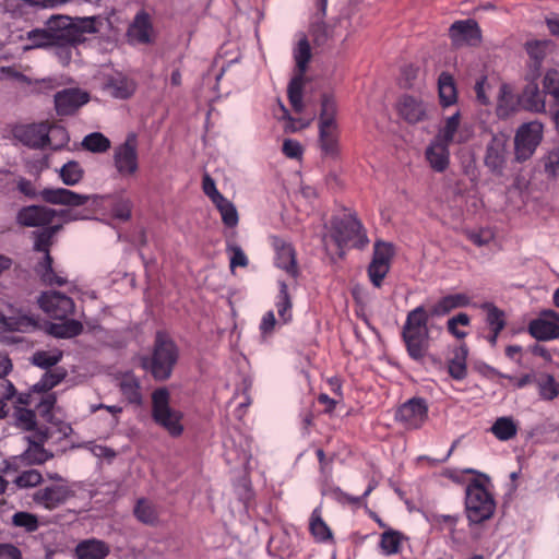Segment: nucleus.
Wrapping results in <instances>:
<instances>
[{"label": "nucleus", "mask_w": 559, "mask_h": 559, "mask_svg": "<svg viewBox=\"0 0 559 559\" xmlns=\"http://www.w3.org/2000/svg\"><path fill=\"white\" fill-rule=\"evenodd\" d=\"M43 480L41 474L36 469H27L21 473L13 480L19 488H32L40 484Z\"/></svg>", "instance_id": "54"}, {"label": "nucleus", "mask_w": 559, "mask_h": 559, "mask_svg": "<svg viewBox=\"0 0 559 559\" xmlns=\"http://www.w3.org/2000/svg\"><path fill=\"white\" fill-rule=\"evenodd\" d=\"M460 111H455L452 116L445 119L444 126L438 131L435 139L451 144L454 141L455 133L460 127Z\"/></svg>", "instance_id": "49"}, {"label": "nucleus", "mask_w": 559, "mask_h": 559, "mask_svg": "<svg viewBox=\"0 0 559 559\" xmlns=\"http://www.w3.org/2000/svg\"><path fill=\"white\" fill-rule=\"evenodd\" d=\"M14 416L17 426L21 427L22 429L32 430L35 427L36 421L34 411L23 407H16Z\"/></svg>", "instance_id": "59"}, {"label": "nucleus", "mask_w": 559, "mask_h": 559, "mask_svg": "<svg viewBox=\"0 0 559 559\" xmlns=\"http://www.w3.org/2000/svg\"><path fill=\"white\" fill-rule=\"evenodd\" d=\"M542 400L552 401L559 395V384L550 374H540L535 380Z\"/></svg>", "instance_id": "45"}, {"label": "nucleus", "mask_w": 559, "mask_h": 559, "mask_svg": "<svg viewBox=\"0 0 559 559\" xmlns=\"http://www.w3.org/2000/svg\"><path fill=\"white\" fill-rule=\"evenodd\" d=\"M432 110L431 104L412 95H403L397 103L400 117L411 124L429 120Z\"/></svg>", "instance_id": "16"}, {"label": "nucleus", "mask_w": 559, "mask_h": 559, "mask_svg": "<svg viewBox=\"0 0 559 559\" xmlns=\"http://www.w3.org/2000/svg\"><path fill=\"white\" fill-rule=\"evenodd\" d=\"M492 90L491 84L488 81L487 76L479 78L474 86V91L476 94V100L480 105H489L490 104V92Z\"/></svg>", "instance_id": "58"}, {"label": "nucleus", "mask_w": 559, "mask_h": 559, "mask_svg": "<svg viewBox=\"0 0 559 559\" xmlns=\"http://www.w3.org/2000/svg\"><path fill=\"white\" fill-rule=\"evenodd\" d=\"M543 90L548 97L549 112L554 119L556 129L559 131V71L549 70L543 79Z\"/></svg>", "instance_id": "25"}, {"label": "nucleus", "mask_w": 559, "mask_h": 559, "mask_svg": "<svg viewBox=\"0 0 559 559\" xmlns=\"http://www.w3.org/2000/svg\"><path fill=\"white\" fill-rule=\"evenodd\" d=\"M12 364L8 356L0 355V403L15 395V388L5 376L11 371Z\"/></svg>", "instance_id": "41"}, {"label": "nucleus", "mask_w": 559, "mask_h": 559, "mask_svg": "<svg viewBox=\"0 0 559 559\" xmlns=\"http://www.w3.org/2000/svg\"><path fill=\"white\" fill-rule=\"evenodd\" d=\"M114 165L122 177L132 176L138 171V151L134 136L128 138L124 143L115 148Z\"/></svg>", "instance_id": "18"}, {"label": "nucleus", "mask_w": 559, "mask_h": 559, "mask_svg": "<svg viewBox=\"0 0 559 559\" xmlns=\"http://www.w3.org/2000/svg\"><path fill=\"white\" fill-rule=\"evenodd\" d=\"M48 438L49 435L46 430H39L33 437H27L28 448L20 456L15 457V460L28 465L45 463L52 456V454L44 448V442Z\"/></svg>", "instance_id": "24"}, {"label": "nucleus", "mask_w": 559, "mask_h": 559, "mask_svg": "<svg viewBox=\"0 0 559 559\" xmlns=\"http://www.w3.org/2000/svg\"><path fill=\"white\" fill-rule=\"evenodd\" d=\"M120 391L129 403L135 405L142 403L140 381L133 373L122 376L120 380Z\"/></svg>", "instance_id": "37"}, {"label": "nucleus", "mask_w": 559, "mask_h": 559, "mask_svg": "<svg viewBox=\"0 0 559 559\" xmlns=\"http://www.w3.org/2000/svg\"><path fill=\"white\" fill-rule=\"evenodd\" d=\"M90 100L88 93L80 88H66L55 95V108L59 116L74 114Z\"/></svg>", "instance_id": "20"}, {"label": "nucleus", "mask_w": 559, "mask_h": 559, "mask_svg": "<svg viewBox=\"0 0 559 559\" xmlns=\"http://www.w3.org/2000/svg\"><path fill=\"white\" fill-rule=\"evenodd\" d=\"M59 178L66 186L78 185L84 176V169L76 160H69L58 170Z\"/></svg>", "instance_id": "42"}, {"label": "nucleus", "mask_w": 559, "mask_h": 559, "mask_svg": "<svg viewBox=\"0 0 559 559\" xmlns=\"http://www.w3.org/2000/svg\"><path fill=\"white\" fill-rule=\"evenodd\" d=\"M454 309L450 295L441 298L430 310L431 316L441 317Z\"/></svg>", "instance_id": "64"}, {"label": "nucleus", "mask_w": 559, "mask_h": 559, "mask_svg": "<svg viewBox=\"0 0 559 559\" xmlns=\"http://www.w3.org/2000/svg\"><path fill=\"white\" fill-rule=\"evenodd\" d=\"M544 136V126L538 120L521 124L514 135V158L519 163L530 159Z\"/></svg>", "instance_id": "11"}, {"label": "nucleus", "mask_w": 559, "mask_h": 559, "mask_svg": "<svg viewBox=\"0 0 559 559\" xmlns=\"http://www.w3.org/2000/svg\"><path fill=\"white\" fill-rule=\"evenodd\" d=\"M48 21L45 28H37L28 32L27 38L32 41V47H50L52 45Z\"/></svg>", "instance_id": "56"}, {"label": "nucleus", "mask_w": 559, "mask_h": 559, "mask_svg": "<svg viewBox=\"0 0 559 559\" xmlns=\"http://www.w3.org/2000/svg\"><path fill=\"white\" fill-rule=\"evenodd\" d=\"M545 173L556 177L559 173V148L551 150L544 158Z\"/></svg>", "instance_id": "61"}, {"label": "nucleus", "mask_w": 559, "mask_h": 559, "mask_svg": "<svg viewBox=\"0 0 559 559\" xmlns=\"http://www.w3.org/2000/svg\"><path fill=\"white\" fill-rule=\"evenodd\" d=\"M330 240L335 242L341 257L344 254V247L349 245L364 248L369 241L361 223L353 215H344L342 218L332 221L331 234L322 237V243L326 250Z\"/></svg>", "instance_id": "6"}, {"label": "nucleus", "mask_w": 559, "mask_h": 559, "mask_svg": "<svg viewBox=\"0 0 559 559\" xmlns=\"http://www.w3.org/2000/svg\"><path fill=\"white\" fill-rule=\"evenodd\" d=\"M468 349L461 345L453 350V356L448 362V372L454 380H463L467 376L466 359Z\"/></svg>", "instance_id": "33"}, {"label": "nucleus", "mask_w": 559, "mask_h": 559, "mask_svg": "<svg viewBox=\"0 0 559 559\" xmlns=\"http://www.w3.org/2000/svg\"><path fill=\"white\" fill-rule=\"evenodd\" d=\"M309 528L313 537L319 542H325L332 537L331 530L323 521L319 508H316L311 513Z\"/></svg>", "instance_id": "47"}, {"label": "nucleus", "mask_w": 559, "mask_h": 559, "mask_svg": "<svg viewBox=\"0 0 559 559\" xmlns=\"http://www.w3.org/2000/svg\"><path fill=\"white\" fill-rule=\"evenodd\" d=\"M551 48L549 40H532L525 45L526 52L530 58L534 60L536 66H539L544 58L547 56Z\"/></svg>", "instance_id": "52"}, {"label": "nucleus", "mask_w": 559, "mask_h": 559, "mask_svg": "<svg viewBox=\"0 0 559 559\" xmlns=\"http://www.w3.org/2000/svg\"><path fill=\"white\" fill-rule=\"evenodd\" d=\"M518 424L512 417H499L492 424L490 431L500 441H508L518 433Z\"/></svg>", "instance_id": "38"}, {"label": "nucleus", "mask_w": 559, "mask_h": 559, "mask_svg": "<svg viewBox=\"0 0 559 559\" xmlns=\"http://www.w3.org/2000/svg\"><path fill=\"white\" fill-rule=\"evenodd\" d=\"M62 350L58 348L37 350L33 354L31 361L36 367L41 369H49L56 366L62 359Z\"/></svg>", "instance_id": "44"}, {"label": "nucleus", "mask_w": 559, "mask_h": 559, "mask_svg": "<svg viewBox=\"0 0 559 559\" xmlns=\"http://www.w3.org/2000/svg\"><path fill=\"white\" fill-rule=\"evenodd\" d=\"M278 285H280V292L276 297L275 306L277 309V314L280 317V323L286 324V323L290 322L292 317H293V313H292L293 304H292V299L288 294V288H287V285L285 284V282L278 281Z\"/></svg>", "instance_id": "39"}, {"label": "nucleus", "mask_w": 559, "mask_h": 559, "mask_svg": "<svg viewBox=\"0 0 559 559\" xmlns=\"http://www.w3.org/2000/svg\"><path fill=\"white\" fill-rule=\"evenodd\" d=\"M438 91L440 104L443 107H449L456 103L457 91L453 76L448 72H442L438 79Z\"/></svg>", "instance_id": "34"}, {"label": "nucleus", "mask_w": 559, "mask_h": 559, "mask_svg": "<svg viewBox=\"0 0 559 559\" xmlns=\"http://www.w3.org/2000/svg\"><path fill=\"white\" fill-rule=\"evenodd\" d=\"M133 513L136 520L145 525L154 526L158 522V512L156 507L144 498L136 501Z\"/></svg>", "instance_id": "40"}, {"label": "nucleus", "mask_w": 559, "mask_h": 559, "mask_svg": "<svg viewBox=\"0 0 559 559\" xmlns=\"http://www.w3.org/2000/svg\"><path fill=\"white\" fill-rule=\"evenodd\" d=\"M392 257V245L383 241L374 243L373 257L368 266V276L374 287H381L384 277L390 271Z\"/></svg>", "instance_id": "14"}, {"label": "nucleus", "mask_w": 559, "mask_h": 559, "mask_svg": "<svg viewBox=\"0 0 559 559\" xmlns=\"http://www.w3.org/2000/svg\"><path fill=\"white\" fill-rule=\"evenodd\" d=\"M43 201L50 204L81 206L90 204L98 210H110L116 218L127 221L131 216L132 202L121 195L80 194L66 188H45L39 192Z\"/></svg>", "instance_id": "1"}, {"label": "nucleus", "mask_w": 559, "mask_h": 559, "mask_svg": "<svg viewBox=\"0 0 559 559\" xmlns=\"http://www.w3.org/2000/svg\"><path fill=\"white\" fill-rule=\"evenodd\" d=\"M83 330V325L78 320H62L60 323L50 325V333L60 338H70L79 335Z\"/></svg>", "instance_id": "46"}, {"label": "nucleus", "mask_w": 559, "mask_h": 559, "mask_svg": "<svg viewBox=\"0 0 559 559\" xmlns=\"http://www.w3.org/2000/svg\"><path fill=\"white\" fill-rule=\"evenodd\" d=\"M449 35L456 47L475 46L480 41V29L473 20L454 22L449 28Z\"/></svg>", "instance_id": "23"}, {"label": "nucleus", "mask_w": 559, "mask_h": 559, "mask_svg": "<svg viewBox=\"0 0 559 559\" xmlns=\"http://www.w3.org/2000/svg\"><path fill=\"white\" fill-rule=\"evenodd\" d=\"M508 136L503 133L492 134L486 145L485 166L496 176H502L509 157Z\"/></svg>", "instance_id": "12"}, {"label": "nucleus", "mask_w": 559, "mask_h": 559, "mask_svg": "<svg viewBox=\"0 0 559 559\" xmlns=\"http://www.w3.org/2000/svg\"><path fill=\"white\" fill-rule=\"evenodd\" d=\"M481 309L486 312V323L490 331L501 332L506 326V313L492 302H485Z\"/></svg>", "instance_id": "43"}, {"label": "nucleus", "mask_w": 559, "mask_h": 559, "mask_svg": "<svg viewBox=\"0 0 559 559\" xmlns=\"http://www.w3.org/2000/svg\"><path fill=\"white\" fill-rule=\"evenodd\" d=\"M202 189L205 195L210 198V200L215 203L222 197H224L217 189L214 179L211 178L209 174L203 176L202 180Z\"/></svg>", "instance_id": "63"}, {"label": "nucleus", "mask_w": 559, "mask_h": 559, "mask_svg": "<svg viewBox=\"0 0 559 559\" xmlns=\"http://www.w3.org/2000/svg\"><path fill=\"white\" fill-rule=\"evenodd\" d=\"M218 210L224 225L227 227H236L239 222V216L236 206L233 202L222 197L215 203H213Z\"/></svg>", "instance_id": "48"}, {"label": "nucleus", "mask_w": 559, "mask_h": 559, "mask_svg": "<svg viewBox=\"0 0 559 559\" xmlns=\"http://www.w3.org/2000/svg\"><path fill=\"white\" fill-rule=\"evenodd\" d=\"M13 136L23 145L40 150L50 144V124L48 122L16 126Z\"/></svg>", "instance_id": "13"}, {"label": "nucleus", "mask_w": 559, "mask_h": 559, "mask_svg": "<svg viewBox=\"0 0 559 559\" xmlns=\"http://www.w3.org/2000/svg\"><path fill=\"white\" fill-rule=\"evenodd\" d=\"M152 25L146 13H138L128 29V37L134 44H147L151 41Z\"/></svg>", "instance_id": "30"}, {"label": "nucleus", "mask_w": 559, "mask_h": 559, "mask_svg": "<svg viewBox=\"0 0 559 559\" xmlns=\"http://www.w3.org/2000/svg\"><path fill=\"white\" fill-rule=\"evenodd\" d=\"M178 348L176 344L165 334H156L153 355L142 357L141 365L148 370L156 380H167L178 360Z\"/></svg>", "instance_id": "5"}, {"label": "nucleus", "mask_w": 559, "mask_h": 559, "mask_svg": "<svg viewBox=\"0 0 559 559\" xmlns=\"http://www.w3.org/2000/svg\"><path fill=\"white\" fill-rule=\"evenodd\" d=\"M135 82L122 73L108 76L105 91L115 98L126 99L135 92Z\"/></svg>", "instance_id": "29"}, {"label": "nucleus", "mask_w": 559, "mask_h": 559, "mask_svg": "<svg viewBox=\"0 0 559 559\" xmlns=\"http://www.w3.org/2000/svg\"><path fill=\"white\" fill-rule=\"evenodd\" d=\"M170 394L166 388H159L152 394V417L171 437H179L183 432L182 413L169 405Z\"/></svg>", "instance_id": "8"}, {"label": "nucleus", "mask_w": 559, "mask_h": 559, "mask_svg": "<svg viewBox=\"0 0 559 559\" xmlns=\"http://www.w3.org/2000/svg\"><path fill=\"white\" fill-rule=\"evenodd\" d=\"M428 416V407L423 399H412L404 403L395 413V419L407 429L423 426Z\"/></svg>", "instance_id": "17"}, {"label": "nucleus", "mask_w": 559, "mask_h": 559, "mask_svg": "<svg viewBox=\"0 0 559 559\" xmlns=\"http://www.w3.org/2000/svg\"><path fill=\"white\" fill-rule=\"evenodd\" d=\"M40 308L52 319L66 320L74 313L75 305L72 298L59 292H46L38 299Z\"/></svg>", "instance_id": "15"}, {"label": "nucleus", "mask_w": 559, "mask_h": 559, "mask_svg": "<svg viewBox=\"0 0 559 559\" xmlns=\"http://www.w3.org/2000/svg\"><path fill=\"white\" fill-rule=\"evenodd\" d=\"M275 249V264L277 267L284 270L289 276L296 277L298 267L296 263L295 250L290 243L282 239L275 238L273 241Z\"/></svg>", "instance_id": "26"}, {"label": "nucleus", "mask_w": 559, "mask_h": 559, "mask_svg": "<svg viewBox=\"0 0 559 559\" xmlns=\"http://www.w3.org/2000/svg\"><path fill=\"white\" fill-rule=\"evenodd\" d=\"M35 271L47 285L62 286L67 283V277L52 269V258L50 255L44 257L36 265Z\"/></svg>", "instance_id": "35"}, {"label": "nucleus", "mask_w": 559, "mask_h": 559, "mask_svg": "<svg viewBox=\"0 0 559 559\" xmlns=\"http://www.w3.org/2000/svg\"><path fill=\"white\" fill-rule=\"evenodd\" d=\"M79 559H104L109 554L108 546L97 539L80 543L75 549Z\"/></svg>", "instance_id": "32"}, {"label": "nucleus", "mask_w": 559, "mask_h": 559, "mask_svg": "<svg viewBox=\"0 0 559 559\" xmlns=\"http://www.w3.org/2000/svg\"><path fill=\"white\" fill-rule=\"evenodd\" d=\"M67 376L62 368L47 371L41 379L35 383L29 393H23L17 396L16 403L20 405L33 406L37 414L43 418L50 420L51 411L56 405V393L50 392Z\"/></svg>", "instance_id": "3"}, {"label": "nucleus", "mask_w": 559, "mask_h": 559, "mask_svg": "<svg viewBox=\"0 0 559 559\" xmlns=\"http://www.w3.org/2000/svg\"><path fill=\"white\" fill-rule=\"evenodd\" d=\"M82 146L93 153H104L110 147V141L104 134L93 132L83 139Z\"/></svg>", "instance_id": "51"}, {"label": "nucleus", "mask_w": 559, "mask_h": 559, "mask_svg": "<svg viewBox=\"0 0 559 559\" xmlns=\"http://www.w3.org/2000/svg\"><path fill=\"white\" fill-rule=\"evenodd\" d=\"M50 134L52 138H50V144L48 145L55 151L67 146L70 141L68 131L61 126H50Z\"/></svg>", "instance_id": "57"}, {"label": "nucleus", "mask_w": 559, "mask_h": 559, "mask_svg": "<svg viewBox=\"0 0 559 559\" xmlns=\"http://www.w3.org/2000/svg\"><path fill=\"white\" fill-rule=\"evenodd\" d=\"M102 25L103 20L98 16L53 15L48 20L52 44L83 43L87 35L98 33Z\"/></svg>", "instance_id": "2"}, {"label": "nucleus", "mask_w": 559, "mask_h": 559, "mask_svg": "<svg viewBox=\"0 0 559 559\" xmlns=\"http://www.w3.org/2000/svg\"><path fill=\"white\" fill-rule=\"evenodd\" d=\"M71 497L73 491L64 484H53L36 490L33 500L36 504L53 510L64 504Z\"/></svg>", "instance_id": "19"}, {"label": "nucleus", "mask_w": 559, "mask_h": 559, "mask_svg": "<svg viewBox=\"0 0 559 559\" xmlns=\"http://www.w3.org/2000/svg\"><path fill=\"white\" fill-rule=\"evenodd\" d=\"M465 511L471 526L484 523L495 514L496 501L480 479H473L466 486Z\"/></svg>", "instance_id": "7"}, {"label": "nucleus", "mask_w": 559, "mask_h": 559, "mask_svg": "<svg viewBox=\"0 0 559 559\" xmlns=\"http://www.w3.org/2000/svg\"><path fill=\"white\" fill-rule=\"evenodd\" d=\"M533 337L539 341H548L559 336V316L554 310H547L538 319L528 325Z\"/></svg>", "instance_id": "22"}, {"label": "nucleus", "mask_w": 559, "mask_h": 559, "mask_svg": "<svg viewBox=\"0 0 559 559\" xmlns=\"http://www.w3.org/2000/svg\"><path fill=\"white\" fill-rule=\"evenodd\" d=\"M469 317L466 313H459L448 320V330L456 338H464L466 336V332L459 330L457 326H466L469 324Z\"/></svg>", "instance_id": "60"}, {"label": "nucleus", "mask_w": 559, "mask_h": 559, "mask_svg": "<svg viewBox=\"0 0 559 559\" xmlns=\"http://www.w3.org/2000/svg\"><path fill=\"white\" fill-rule=\"evenodd\" d=\"M226 461L228 463H231V462H236L238 465L242 466V467H247V465L249 464L250 462V459H251V453L248 451V450H240V451H230V450H226Z\"/></svg>", "instance_id": "62"}, {"label": "nucleus", "mask_w": 559, "mask_h": 559, "mask_svg": "<svg viewBox=\"0 0 559 559\" xmlns=\"http://www.w3.org/2000/svg\"><path fill=\"white\" fill-rule=\"evenodd\" d=\"M294 58L298 73L290 80L287 88L288 99L296 112H301L304 109L302 103V90L305 85V72L307 70L308 62L311 59V48L306 37L298 40L297 46L294 49Z\"/></svg>", "instance_id": "9"}, {"label": "nucleus", "mask_w": 559, "mask_h": 559, "mask_svg": "<svg viewBox=\"0 0 559 559\" xmlns=\"http://www.w3.org/2000/svg\"><path fill=\"white\" fill-rule=\"evenodd\" d=\"M57 217V211L41 205H29L17 212L16 221L25 227H45Z\"/></svg>", "instance_id": "21"}, {"label": "nucleus", "mask_w": 559, "mask_h": 559, "mask_svg": "<svg viewBox=\"0 0 559 559\" xmlns=\"http://www.w3.org/2000/svg\"><path fill=\"white\" fill-rule=\"evenodd\" d=\"M12 524L15 527L23 528L27 533L37 531L39 523L38 518L29 512H15L11 518Z\"/></svg>", "instance_id": "53"}, {"label": "nucleus", "mask_w": 559, "mask_h": 559, "mask_svg": "<svg viewBox=\"0 0 559 559\" xmlns=\"http://www.w3.org/2000/svg\"><path fill=\"white\" fill-rule=\"evenodd\" d=\"M428 313L424 306H418L407 313L402 328V338L408 356L415 361H421L429 349Z\"/></svg>", "instance_id": "4"}, {"label": "nucleus", "mask_w": 559, "mask_h": 559, "mask_svg": "<svg viewBox=\"0 0 559 559\" xmlns=\"http://www.w3.org/2000/svg\"><path fill=\"white\" fill-rule=\"evenodd\" d=\"M449 145L433 139L426 148V159L435 171L442 173L448 168L450 163Z\"/></svg>", "instance_id": "27"}, {"label": "nucleus", "mask_w": 559, "mask_h": 559, "mask_svg": "<svg viewBox=\"0 0 559 559\" xmlns=\"http://www.w3.org/2000/svg\"><path fill=\"white\" fill-rule=\"evenodd\" d=\"M544 90L540 91L535 82H530L523 88L519 103L523 108L534 112L546 111V99Z\"/></svg>", "instance_id": "28"}, {"label": "nucleus", "mask_w": 559, "mask_h": 559, "mask_svg": "<svg viewBox=\"0 0 559 559\" xmlns=\"http://www.w3.org/2000/svg\"><path fill=\"white\" fill-rule=\"evenodd\" d=\"M336 104L334 99L324 95L321 102V114L319 119V140L321 150L325 155L337 153L338 128L335 121Z\"/></svg>", "instance_id": "10"}, {"label": "nucleus", "mask_w": 559, "mask_h": 559, "mask_svg": "<svg viewBox=\"0 0 559 559\" xmlns=\"http://www.w3.org/2000/svg\"><path fill=\"white\" fill-rule=\"evenodd\" d=\"M78 44L79 43L52 44L50 47L53 49V53L58 60L66 66L72 60Z\"/></svg>", "instance_id": "55"}, {"label": "nucleus", "mask_w": 559, "mask_h": 559, "mask_svg": "<svg viewBox=\"0 0 559 559\" xmlns=\"http://www.w3.org/2000/svg\"><path fill=\"white\" fill-rule=\"evenodd\" d=\"M61 228V225H52L45 227L43 230L35 233V242L34 249L36 251L43 252L44 257L49 254V247L51 245V239L57 231Z\"/></svg>", "instance_id": "50"}, {"label": "nucleus", "mask_w": 559, "mask_h": 559, "mask_svg": "<svg viewBox=\"0 0 559 559\" xmlns=\"http://www.w3.org/2000/svg\"><path fill=\"white\" fill-rule=\"evenodd\" d=\"M0 321L3 329L8 331L29 332L37 326V321L34 318L23 313L2 316Z\"/></svg>", "instance_id": "36"}, {"label": "nucleus", "mask_w": 559, "mask_h": 559, "mask_svg": "<svg viewBox=\"0 0 559 559\" xmlns=\"http://www.w3.org/2000/svg\"><path fill=\"white\" fill-rule=\"evenodd\" d=\"M406 537L399 531L388 528L381 536L379 542V548L382 555L392 556L401 552L403 543Z\"/></svg>", "instance_id": "31"}]
</instances>
